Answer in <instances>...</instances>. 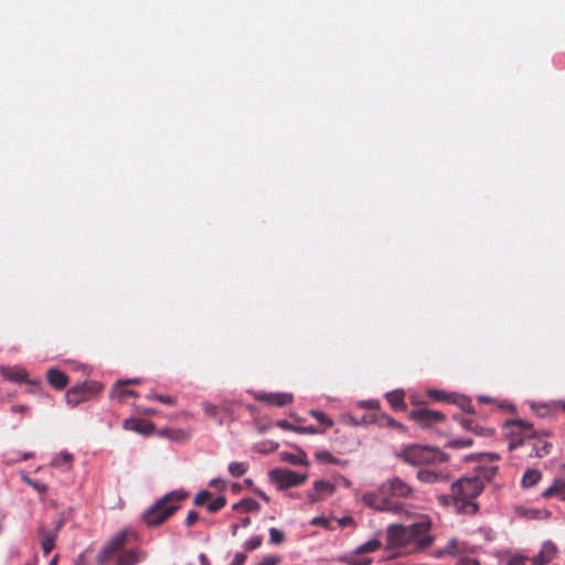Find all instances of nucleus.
<instances>
[{"label":"nucleus","mask_w":565,"mask_h":565,"mask_svg":"<svg viewBox=\"0 0 565 565\" xmlns=\"http://www.w3.org/2000/svg\"><path fill=\"white\" fill-rule=\"evenodd\" d=\"M413 492V488L408 483L394 477L380 484L375 490L365 491L361 500L375 511L399 514L405 510V505L397 500L412 498Z\"/></svg>","instance_id":"nucleus-1"},{"label":"nucleus","mask_w":565,"mask_h":565,"mask_svg":"<svg viewBox=\"0 0 565 565\" xmlns=\"http://www.w3.org/2000/svg\"><path fill=\"white\" fill-rule=\"evenodd\" d=\"M504 427L508 429V449L510 451L521 446H530L532 451L529 456L542 458L547 456L553 448L552 443L547 440L551 433L546 430L539 431L525 420L510 419L505 422Z\"/></svg>","instance_id":"nucleus-2"},{"label":"nucleus","mask_w":565,"mask_h":565,"mask_svg":"<svg viewBox=\"0 0 565 565\" xmlns=\"http://www.w3.org/2000/svg\"><path fill=\"white\" fill-rule=\"evenodd\" d=\"M430 529L431 522L427 519L408 526L392 524L387 529L388 543L394 547L412 546L413 552H423L435 542L429 534Z\"/></svg>","instance_id":"nucleus-3"},{"label":"nucleus","mask_w":565,"mask_h":565,"mask_svg":"<svg viewBox=\"0 0 565 565\" xmlns=\"http://www.w3.org/2000/svg\"><path fill=\"white\" fill-rule=\"evenodd\" d=\"M484 489V482L480 476L463 477L451 484L450 497L441 495L439 501L448 504L452 501L458 513L473 515L479 511V505L475 502Z\"/></svg>","instance_id":"nucleus-4"},{"label":"nucleus","mask_w":565,"mask_h":565,"mask_svg":"<svg viewBox=\"0 0 565 565\" xmlns=\"http://www.w3.org/2000/svg\"><path fill=\"white\" fill-rule=\"evenodd\" d=\"M136 533L130 530H122L117 533L98 553L97 563L105 565L116 557V565H138L147 557V552L136 547L125 550L126 545L136 540Z\"/></svg>","instance_id":"nucleus-5"},{"label":"nucleus","mask_w":565,"mask_h":565,"mask_svg":"<svg viewBox=\"0 0 565 565\" xmlns=\"http://www.w3.org/2000/svg\"><path fill=\"white\" fill-rule=\"evenodd\" d=\"M186 492L182 490L172 491L143 513V521L149 527H154L162 524L180 508V502L186 498Z\"/></svg>","instance_id":"nucleus-6"},{"label":"nucleus","mask_w":565,"mask_h":565,"mask_svg":"<svg viewBox=\"0 0 565 565\" xmlns=\"http://www.w3.org/2000/svg\"><path fill=\"white\" fill-rule=\"evenodd\" d=\"M396 456L408 465L420 466L439 461L443 455L436 448L411 445L402 448Z\"/></svg>","instance_id":"nucleus-7"},{"label":"nucleus","mask_w":565,"mask_h":565,"mask_svg":"<svg viewBox=\"0 0 565 565\" xmlns=\"http://www.w3.org/2000/svg\"><path fill=\"white\" fill-rule=\"evenodd\" d=\"M103 390V386L97 382H84L74 386L66 392L65 398L67 404L76 406L79 403L89 399Z\"/></svg>","instance_id":"nucleus-8"},{"label":"nucleus","mask_w":565,"mask_h":565,"mask_svg":"<svg viewBox=\"0 0 565 565\" xmlns=\"http://www.w3.org/2000/svg\"><path fill=\"white\" fill-rule=\"evenodd\" d=\"M269 477L279 490L298 487L307 480L306 473H298L290 469H274L269 472Z\"/></svg>","instance_id":"nucleus-9"},{"label":"nucleus","mask_w":565,"mask_h":565,"mask_svg":"<svg viewBox=\"0 0 565 565\" xmlns=\"http://www.w3.org/2000/svg\"><path fill=\"white\" fill-rule=\"evenodd\" d=\"M0 375L13 383H26L31 387L41 385L40 379H29V373L21 366H0Z\"/></svg>","instance_id":"nucleus-10"},{"label":"nucleus","mask_w":565,"mask_h":565,"mask_svg":"<svg viewBox=\"0 0 565 565\" xmlns=\"http://www.w3.org/2000/svg\"><path fill=\"white\" fill-rule=\"evenodd\" d=\"M409 417L422 428H430L446 418L444 413L428 408L414 409L409 413Z\"/></svg>","instance_id":"nucleus-11"},{"label":"nucleus","mask_w":565,"mask_h":565,"mask_svg":"<svg viewBox=\"0 0 565 565\" xmlns=\"http://www.w3.org/2000/svg\"><path fill=\"white\" fill-rule=\"evenodd\" d=\"M62 525H63L62 520H58L55 523L54 529H52V530L46 529V526L43 524L39 525L38 534L40 537L42 551L45 556H47L54 550L55 541L57 539V533H58L60 529L62 527Z\"/></svg>","instance_id":"nucleus-12"},{"label":"nucleus","mask_w":565,"mask_h":565,"mask_svg":"<svg viewBox=\"0 0 565 565\" xmlns=\"http://www.w3.org/2000/svg\"><path fill=\"white\" fill-rule=\"evenodd\" d=\"M335 489V484L330 481L317 480L313 482V490L309 491L307 497L310 503H316L333 494Z\"/></svg>","instance_id":"nucleus-13"},{"label":"nucleus","mask_w":565,"mask_h":565,"mask_svg":"<svg viewBox=\"0 0 565 565\" xmlns=\"http://www.w3.org/2000/svg\"><path fill=\"white\" fill-rule=\"evenodd\" d=\"M255 398L259 402H265L270 405H275L278 407L286 406L290 404L294 399L292 394L290 393H257Z\"/></svg>","instance_id":"nucleus-14"},{"label":"nucleus","mask_w":565,"mask_h":565,"mask_svg":"<svg viewBox=\"0 0 565 565\" xmlns=\"http://www.w3.org/2000/svg\"><path fill=\"white\" fill-rule=\"evenodd\" d=\"M46 381L53 388L63 390L68 384V376L64 372L51 367L46 372Z\"/></svg>","instance_id":"nucleus-15"},{"label":"nucleus","mask_w":565,"mask_h":565,"mask_svg":"<svg viewBox=\"0 0 565 565\" xmlns=\"http://www.w3.org/2000/svg\"><path fill=\"white\" fill-rule=\"evenodd\" d=\"M276 425L285 430H289V431H294V433H297V434H310V435H315V434H322L323 433V429H320L319 427H316V426H299V425H294L291 423H289L288 420L286 419H279Z\"/></svg>","instance_id":"nucleus-16"},{"label":"nucleus","mask_w":565,"mask_h":565,"mask_svg":"<svg viewBox=\"0 0 565 565\" xmlns=\"http://www.w3.org/2000/svg\"><path fill=\"white\" fill-rule=\"evenodd\" d=\"M543 498L557 497L559 500L565 501V481L556 479L543 493Z\"/></svg>","instance_id":"nucleus-17"},{"label":"nucleus","mask_w":565,"mask_h":565,"mask_svg":"<svg viewBox=\"0 0 565 565\" xmlns=\"http://www.w3.org/2000/svg\"><path fill=\"white\" fill-rule=\"evenodd\" d=\"M404 392L401 390L388 392L386 393V401L394 411H405L407 406L404 401Z\"/></svg>","instance_id":"nucleus-18"},{"label":"nucleus","mask_w":565,"mask_h":565,"mask_svg":"<svg viewBox=\"0 0 565 565\" xmlns=\"http://www.w3.org/2000/svg\"><path fill=\"white\" fill-rule=\"evenodd\" d=\"M555 554H556L555 545L551 542H546L542 546L541 552L533 558L536 559L540 564L545 565V564L552 562Z\"/></svg>","instance_id":"nucleus-19"},{"label":"nucleus","mask_w":565,"mask_h":565,"mask_svg":"<svg viewBox=\"0 0 565 565\" xmlns=\"http://www.w3.org/2000/svg\"><path fill=\"white\" fill-rule=\"evenodd\" d=\"M377 420L380 422L381 426H388V427L397 428L399 430H404L403 424L396 422L393 417L385 415V414H382L381 418H377L376 414H374L372 416V418H366V416H364L361 422L362 423H373V422H377Z\"/></svg>","instance_id":"nucleus-20"},{"label":"nucleus","mask_w":565,"mask_h":565,"mask_svg":"<svg viewBox=\"0 0 565 565\" xmlns=\"http://www.w3.org/2000/svg\"><path fill=\"white\" fill-rule=\"evenodd\" d=\"M417 479L424 483H436V482L445 481L446 476H444L440 472L434 471V470L420 469L417 472Z\"/></svg>","instance_id":"nucleus-21"},{"label":"nucleus","mask_w":565,"mask_h":565,"mask_svg":"<svg viewBox=\"0 0 565 565\" xmlns=\"http://www.w3.org/2000/svg\"><path fill=\"white\" fill-rule=\"evenodd\" d=\"M446 553L448 555H459L467 552V545L463 542H460L458 539L452 537L448 541V543L445 545Z\"/></svg>","instance_id":"nucleus-22"},{"label":"nucleus","mask_w":565,"mask_h":565,"mask_svg":"<svg viewBox=\"0 0 565 565\" xmlns=\"http://www.w3.org/2000/svg\"><path fill=\"white\" fill-rule=\"evenodd\" d=\"M110 395H111L113 398H117L120 402H124V401H126V398L128 396H135L136 397L138 394H137V392H135L132 390L125 388V384H122L121 381H119L114 386Z\"/></svg>","instance_id":"nucleus-23"},{"label":"nucleus","mask_w":565,"mask_h":565,"mask_svg":"<svg viewBox=\"0 0 565 565\" xmlns=\"http://www.w3.org/2000/svg\"><path fill=\"white\" fill-rule=\"evenodd\" d=\"M542 479V472L537 469H529L524 472L522 477V486L524 488H530L535 486Z\"/></svg>","instance_id":"nucleus-24"},{"label":"nucleus","mask_w":565,"mask_h":565,"mask_svg":"<svg viewBox=\"0 0 565 565\" xmlns=\"http://www.w3.org/2000/svg\"><path fill=\"white\" fill-rule=\"evenodd\" d=\"M280 457L284 461L291 465L308 466L307 456L303 451H299L298 454L281 452Z\"/></svg>","instance_id":"nucleus-25"},{"label":"nucleus","mask_w":565,"mask_h":565,"mask_svg":"<svg viewBox=\"0 0 565 565\" xmlns=\"http://www.w3.org/2000/svg\"><path fill=\"white\" fill-rule=\"evenodd\" d=\"M338 561L344 563L347 565H371L372 558L370 557H359V555H342L338 557Z\"/></svg>","instance_id":"nucleus-26"},{"label":"nucleus","mask_w":565,"mask_h":565,"mask_svg":"<svg viewBox=\"0 0 565 565\" xmlns=\"http://www.w3.org/2000/svg\"><path fill=\"white\" fill-rule=\"evenodd\" d=\"M233 508L235 510H239L243 512H254V511L257 512L260 510L259 503L256 500L250 499V498L241 500L238 503L234 504Z\"/></svg>","instance_id":"nucleus-27"},{"label":"nucleus","mask_w":565,"mask_h":565,"mask_svg":"<svg viewBox=\"0 0 565 565\" xmlns=\"http://www.w3.org/2000/svg\"><path fill=\"white\" fill-rule=\"evenodd\" d=\"M563 409L565 412V402H553L552 404H542L536 408L540 416H547L551 412Z\"/></svg>","instance_id":"nucleus-28"},{"label":"nucleus","mask_w":565,"mask_h":565,"mask_svg":"<svg viewBox=\"0 0 565 565\" xmlns=\"http://www.w3.org/2000/svg\"><path fill=\"white\" fill-rule=\"evenodd\" d=\"M381 547V542L379 540H370L369 542H365L364 544L360 545L355 551L354 554L361 555L366 553H373L377 551Z\"/></svg>","instance_id":"nucleus-29"},{"label":"nucleus","mask_w":565,"mask_h":565,"mask_svg":"<svg viewBox=\"0 0 565 565\" xmlns=\"http://www.w3.org/2000/svg\"><path fill=\"white\" fill-rule=\"evenodd\" d=\"M450 402L454 404H457L466 413H469V414L475 413V408L471 404L470 398H468L466 396H458V395L451 396Z\"/></svg>","instance_id":"nucleus-30"},{"label":"nucleus","mask_w":565,"mask_h":565,"mask_svg":"<svg viewBox=\"0 0 565 565\" xmlns=\"http://www.w3.org/2000/svg\"><path fill=\"white\" fill-rule=\"evenodd\" d=\"M73 460V455L68 451H62L58 456H56L53 461L52 466L63 468L64 466H67L66 469L70 468V463Z\"/></svg>","instance_id":"nucleus-31"},{"label":"nucleus","mask_w":565,"mask_h":565,"mask_svg":"<svg viewBox=\"0 0 565 565\" xmlns=\"http://www.w3.org/2000/svg\"><path fill=\"white\" fill-rule=\"evenodd\" d=\"M247 470H248L247 462L233 461L228 465V471L235 478L242 477L243 475H245V472Z\"/></svg>","instance_id":"nucleus-32"},{"label":"nucleus","mask_w":565,"mask_h":565,"mask_svg":"<svg viewBox=\"0 0 565 565\" xmlns=\"http://www.w3.org/2000/svg\"><path fill=\"white\" fill-rule=\"evenodd\" d=\"M309 414L310 416H312L313 418H316L321 425L324 426V428H322L323 430L326 428H330L333 426V420L328 417L323 412L321 411H317V409H311L309 411Z\"/></svg>","instance_id":"nucleus-33"},{"label":"nucleus","mask_w":565,"mask_h":565,"mask_svg":"<svg viewBox=\"0 0 565 565\" xmlns=\"http://www.w3.org/2000/svg\"><path fill=\"white\" fill-rule=\"evenodd\" d=\"M226 504V499L222 495L220 497H216L214 499H210L209 502H207V510L212 513H215L217 511H220L221 509H223Z\"/></svg>","instance_id":"nucleus-34"},{"label":"nucleus","mask_w":565,"mask_h":565,"mask_svg":"<svg viewBox=\"0 0 565 565\" xmlns=\"http://www.w3.org/2000/svg\"><path fill=\"white\" fill-rule=\"evenodd\" d=\"M130 429L138 433L148 434L153 429V426L145 420H135Z\"/></svg>","instance_id":"nucleus-35"},{"label":"nucleus","mask_w":565,"mask_h":565,"mask_svg":"<svg viewBox=\"0 0 565 565\" xmlns=\"http://www.w3.org/2000/svg\"><path fill=\"white\" fill-rule=\"evenodd\" d=\"M269 540H270L271 544L278 545L285 541V535L280 530H278L276 527H270L269 529Z\"/></svg>","instance_id":"nucleus-36"},{"label":"nucleus","mask_w":565,"mask_h":565,"mask_svg":"<svg viewBox=\"0 0 565 565\" xmlns=\"http://www.w3.org/2000/svg\"><path fill=\"white\" fill-rule=\"evenodd\" d=\"M263 543V536L262 535H255L250 539H248L245 543H244V548L246 551H254L256 548H258Z\"/></svg>","instance_id":"nucleus-37"},{"label":"nucleus","mask_w":565,"mask_h":565,"mask_svg":"<svg viewBox=\"0 0 565 565\" xmlns=\"http://www.w3.org/2000/svg\"><path fill=\"white\" fill-rule=\"evenodd\" d=\"M212 498V493L209 492L207 490H202L200 492L196 493V495L194 497V504L195 505H203L205 504L206 502H209V500Z\"/></svg>","instance_id":"nucleus-38"},{"label":"nucleus","mask_w":565,"mask_h":565,"mask_svg":"<svg viewBox=\"0 0 565 565\" xmlns=\"http://www.w3.org/2000/svg\"><path fill=\"white\" fill-rule=\"evenodd\" d=\"M451 448H465L470 447L472 445L471 438H456L448 443Z\"/></svg>","instance_id":"nucleus-39"},{"label":"nucleus","mask_w":565,"mask_h":565,"mask_svg":"<svg viewBox=\"0 0 565 565\" xmlns=\"http://www.w3.org/2000/svg\"><path fill=\"white\" fill-rule=\"evenodd\" d=\"M25 483L35 489L39 493H45L47 491V486L44 483H40L29 477H23Z\"/></svg>","instance_id":"nucleus-40"},{"label":"nucleus","mask_w":565,"mask_h":565,"mask_svg":"<svg viewBox=\"0 0 565 565\" xmlns=\"http://www.w3.org/2000/svg\"><path fill=\"white\" fill-rule=\"evenodd\" d=\"M316 458L319 461H324V462H329V463L337 462V459L333 457V455L327 450L316 452Z\"/></svg>","instance_id":"nucleus-41"},{"label":"nucleus","mask_w":565,"mask_h":565,"mask_svg":"<svg viewBox=\"0 0 565 565\" xmlns=\"http://www.w3.org/2000/svg\"><path fill=\"white\" fill-rule=\"evenodd\" d=\"M202 407H203L204 413L207 416H210V417H215L218 414V412H220V407L218 406L213 405V404H211L209 402L203 403Z\"/></svg>","instance_id":"nucleus-42"},{"label":"nucleus","mask_w":565,"mask_h":565,"mask_svg":"<svg viewBox=\"0 0 565 565\" xmlns=\"http://www.w3.org/2000/svg\"><path fill=\"white\" fill-rule=\"evenodd\" d=\"M499 470V467L498 466H490V467H487L483 469V472H482V476L481 479H486L488 481H490L491 479L494 478V476L497 475Z\"/></svg>","instance_id":"nucleus-43"},{"label":"nucleus","mask_w":565,"mask_h":565,"mask_svg":"<svg viewBox=\"0 0 565 565\" xmlns=\"http://www.w3.org/2000/svg\"><path fill=\"white\" fill-rule=\"evenodd\" d=\"M154 399H157L160 403L174 406L177 405V397L170 396V395H154Z\"/></svg>","instance_id":"nucleus-44"},{"label":"nucleus","mask_w":565,"mask_h":565,"mask_svg":"<svg viewBox=\"0 0 565 565\" xmlns=\"http://www.w3.org/2000/svg\"><path fill=\"white\" fill-rule=\"evenodd\" d=\"M429 396L434 397L438 401H448V402L451 401L450 396H448L445 392L438 391V390L430 391Z\"/></svg>","instance_id":"nucleus-45"},{"label":"nucleus","mask_w":565,"mask_h":565,"mask_svg":"<svg viewBox=\"0 0 565 565\" xmlns=\"http://www.w3.org/2000/svg\"><path fill=\"white\" fill-rule=\"evenodd\" d=\"M199 520V514L195 511H190L185 518V525L192 526Z\"/></svg>","instance_id":"nucleus-46"},{"label":"nucleus","mask_w":565,"mask_h":565,"mask_svg":"<svg viewBox=\"0 0 565 565\" xmlns=\"http://www.w3.org/2000/svg\"><path fill=\"white\" fill-rule=\"evenodd\" d=\"M526 559L524 556L515 555L508 561L507 565H525Z\"/></svg>","instance_id":"nucleus-47"},{"label":"nucleus","mask_w":565,"mask_h":565,"mask_svg":"<svg viewBox=\"0 0 565 565\" xmlns=\"http://www.w3.org/2000/svg\"><path fill=\"white\" fill-rule=\"evenodd\" d=\"M456 565H480L477 558L461 557Z\"/></svg>","instance_id":"nucleus-48"},{"label":"nucleus","mask_w":565,"mask_h":565,"mask_svg":"<svg viewBox=\"0 0 565 565\" xmlns=\"http://www.w3.org/2000/svg\"><path fill=\"white\" fill-rule=\"evenodd\" d=\"M460 424L463 428H466L468 430H475L477 427V425L475 424V422L471 418H462L460 420Z\"/></svg>","instance_id":"nucleus-49"},{"label":"nucleus","mask_w":565,"mask_h":565,"mask_svg":"<svg viewBox=\"0 0 565 565\" xmlns=\"http://www.w3.org/2000/svg\"><path fill=\"white\" fill-rule=\"evenodd\" d=\"M311 524L317 525V526L327 527L329 525V521H328V519H326L323 516H317V518L312 519Z\"/></svg>","instance_id":"nucleus-50"},{"label":"nucleus","mask_w":565,"mask_h":565,"mask_svg":"<svg viewBox=\"0 0 565 565\" xmlns=\"http://www.w3.org/2000/svg\"><path fill=\"white\" fill-rule=\"evenodd\" d=\"M246 562V555L244 553H237L234 556L233 562L230 565H244Z\"/></svg>","instance_id":"nucleus-51"},{"label":"nucleus","mask_w":565,"mask_h":565,"mask_svg":"<svg viewBox=\"0 0 565 565\" xmlns=\"http://www.w3.org/2000/svg\"><path fill=\"white\" fill-rule=\"evenodd\" d=\"M279 558L278 557H275V556H268V557H265L263 559L262 563H259L258 565H278L279 563Z\"/></svg>","instance_id":"nucleus-52"},{"label":"nucleus","mask_w":565,"mask_h":565,"mask_svg":"<svg viewBox=\"0 0 565 565\" xmlns=\"http://www.w3.org/2000/svg\"><path fill=\"white\" fill-rule=\"evenodd\" d=\"M353 522H354V521H353L352 516H343V518H341V519L339 520V524H340L341 526H348V525H351V524H353Z\"/></svg>","instance_id":"nucleus-53"},{"label":"nucleus","mask_w":565,"mask_h":565,"mask_svg":"<svg viewBox=\"0 0 565 565\" xmlns=\"http://www.w3.org/2000/svg\"><path fill=\"white\" fill-rule=\"evenodd\" d=\"M448 554L446 553V548L445 546L443 548H439V550H436L434 553H433V556L435 558H443L445 556H447Z\"/></svg>","instance_id":"nucleus-54"},{"label":"nucleus","mask_w":565,"mask_h":565,"mask_svg":"<svg viewBox=\"0 0 565 565\" xmlns=\"http://www.w3.org/2000/svg\"><path fill=\"white\" fill-rule=\"evenodd\" d=\"M483 458H488L490 461H497L499 460V455L495 454V452H488V454H482L481 455Z\"/></svg>","instance_id":"nucleus-55"},{"label":"nucleus","mask_w":565,"mask_h":565,"mask_svg":"<svg viewBox=\"0 0 565 565\" xmlns=\"http://www.w3.org/2000/svg\"><path fill=\"white\" fill-rule=\"evenodd\" d=\"M199 561H200L201 565H210L209 558L204 553H201L199 555Z\"/></svg>","instance_id":"nucleus-56"},{"label":"nucleus","mask_w":565,"mask_h":565,"mask_svg":"<svg viewBox=\"0 0 565 565\" xmlns=\"http://www.w3.org/2000/svg\"><path fill=\"white\" fill-rule=\"evenodd\" d=\"M25 409H26V406H24V405H13L11 407V411L17 412V413H23V412H25Z\"/></svg>","instance_id":"nucleus-57"},{"label":"nucleus","mask_w":565,"mask_h":565,"mask_svg":"<svg viewBox=\"0 0 565 565\" xmlns=\"http://www.w3.org/2000/svg\"><path fill=\"white\" fill-rule=\"evenodd\" d=\"M254 492H255L257 495H259L264 501H266V502H268V501H269L268 495H267L265 492H263L262 490H259V489H255V490H254Z\"/></svg>","instance_id":"nucleus-58"},{"label":"nucleus","mask_w":565,"mask_h":565,"mask_svg":"<svg viewBox=\"0 0 565 565\" xmlns=\"http://www.w3.org/2000/svg\"><path fill=\"white\" fill-rule=\"evenodd\" d=\"M121 383L125 384V385H128V384H139L140 380L139 379H131V380L124 381Z\"/></svg>","instance_id":"nucleus-59"},{"label":"nucleus","mask_w":565,"mask_h":565,"mask_svg":"<svg viewBox=\"0 0 565 565\" xmlns=\"http://www.w3.org/2000/svg\"><path fill=\"white\" fill-rule=\"evenodd\" d=\"M479 401L482 402V403H486V404H489L492 402V399L490 397H487V396H479Z\"/></svg>","instance_id":"nucleus-60"},{"label":"nucleus","mask_w":565,"mask_h":565,"mask_svg":"<svg viewBox=\"0 0 565 565\" xmlns=\"http://www.w3.org/2000/svg\"><path fill=\"white\" fill-rule=\"evenodd\" d=\"M75 565H85V559L83 555H79Z\"/></svg>","instance_id":"nucleus-61"},{"label":"nucleus","mask_w":565,"mask_h":565,"mask_svg":"<svg viewBox=\"0 0 565 565\" xmlns=\"http://www.w3.org/2000/svg\"><path fill=\"white\" fill-rule=\"evenodd\" d=\"M57 562H58V555H55V556L51 559V562H50V564H49V565H56V564H57Z\"/></svg>","instance_id":"nucleus-62"},{"label":"nucleus","mask_w":565,"mask_h":565,"mask_svg":"<svg viewBox=\"0 0 565 565\" xmlns=\"http://www.w3.org/2000/svg\"><path fill=\"white\" fill-rule=\"evenodd\" d=\"M249 523H250V519L249 518H245V519L242 520V526H247Z\"/></svg>","instance_id":"nucleus-63"},{"label":"nucleus","mask_w":565,"mask_h":565,"mask_svg":"<svg viewBox=\"0 0 565 565\" xmlns=\"http://www.w3.org/2000/svg\"><path fill=\"white\" fill-rule=\"evenodd\" d=\"M231 529H232V534H233V535H236L237 530H238V525H237V524H233V525L231 526Z\"/></svg>","instance_id":"nucleus-64"}]
</instances>
